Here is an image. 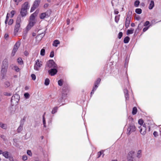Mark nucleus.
Here are the masks:
<instances>
[{"instance_id":"nucleus-1","label":"nucleus","mask_w":161,"mask_h":161,"mask_svg":"<svg viewBox=\"0 0 161 161\" xmlns=\"http://www.w3.org/2000/svg\"><path fill=\"white\" fill-rule=\"evenodd\" d=\"M19 98V95L17 94H15L12 97L11 103L12 106H14V110H12L13 112H14L15 110V106L18 104Z\"/></svg>"},{"instance_id":"nucleus-57","label":"nucleus","mask_w":161,"mask_h":161,"mask_svg":"<svg viewBox=\"0 0 161 161\" xmlns=\"http://www.w3.org/2000/svg\"><path fill=\"white\" fill-rule=\"evenodd\" d=\"M149 24V22L148 21H147L145 22L144 24V26H147Z\"/></svg>"},{"instance_id":"nucleus-43","label":"nucleus","mask_w":161,"mask_h":161,"mask_svg":"<svg viewBox=\"0 0 161 161\" xmlns=\"http://www.w3.org/2000/svg\"><path fill=\"white\" fill-rule=\"evenodd\" d=\"M63 81L62 80H60L58 81V84L59 86H62L63 84Z\"/></svg>"},{"instance_id":"nucleus-28","label":"nucleus","mask_w":161,"mask_h":161,"mask_svg":"<svg viewBox=\"0 0 161 161\" xmlns=\"http://www.w3.org/2000/svg\"><path fill=\"white\" fill-rule=\"evenodd\" d=\"M64 88H63V91L62 92V97L63 98L65 96V95H66L67 94V93H68V91L67 90L65 92H64Z\"/></svg>"},{"instance_id":"nucleus-41","label":"nucleus","mask_w":161,"mask_h":161,"mask_svg":"<svg viewBox=\"0 0 161 161\" xmlns=\"http://www.w3.org/2000/svg\"><path fill=\"white\" fill-rule=\"evenodd\" d=\"M140 3V2L138 0L136 1L134 3V5L136 7H138Z\"/></svg>"},{"instance_id":"nucleus-62","label":"nucleus","mask_w":161,"mask_h":161,"mask_svg":"<svg viewBox=\"0 0 161 161\" xmlns=\"http://www.w3.org/2000/svg\"><path fill=\"white\" fill-rule=\"evenodd\" d=\"M8 37V35L7 34H5L4 35V37L6 39H7Z\"/></svg>"},{"instance_id":"nucleus-6","label":"nucleus","mask_w":161,"mask_h":161,"mask_svg":"<svg viewBox=\"0 0 161 161\" xmlns=\"http://www.w3.org/2000/svg\"><path fill=\"white\" fill-rule=\"evenodd\" d=\"M136 130L135 126L133 124L129 125L127 129V133L128 135H130L131 133L134 132Z\"/></svg>"},{"instance_id":"nucleus-40","label":"nucleus","mask_w":161,"mask_h":161,"mask_svg":"<svg viewBox=\"0 0 161 161\" xmlns=\"http://www.w3.org/2000/svg\"><path fill=\"white\" fill-rule=\"evenodd\" d=\"M24 96L26 99L29 98L30 96L29 93H25L24 94Z\"/></svg>"},{"instance_id":"nucleus-2","label":"nucleus","mask_w":161,"mask_h":161,"mask_svg":"<svg viewBox=\"0 0 161 161\" xmlns=\"http://www.w3.org/2000/svg\"><path fill=\"white\" fill-rule=\"evenodd\" d=\"M57 67V64L53 60H50L47 63L45 69L49 70L50 69L56 68Z\"/></svg>"},{"instance_id":"nucleus-25","label":"nucleus","mask_w":161,"mask_h":161,"mask_svg":"<svg viewBox=\"0 0 161 161\" xmlns=\"http://www.w3.org/2000/svg\"><path fill=\"white\" fill-rule=\"evenodd\" d=\"M23 124H20L19 127L17 129V131L18 132H21L23 130Z\"/></svg>"},{"instance_id":"nucleus-51","label":"nucleus","mask_w":161,"mask_h":161,"mask_svg":"<svg viewBox=\"0 0 161 161\" xmlns=\"http://www.w3.org/2000/svg\"><path fill=\"white\" fill-rule=\"evenodd\" d=\"M96 89H97V88H96L94 87H93L92 90V91L91 92V95H92L93 94L94 91H95L96 90Z\"/></svg>"},{"instance_id":"nucleus-18","label":"nucleus","mask_w":161,"mask_h":161,"mask_svg":"<svg viewBox=\"0 0 161 161\" xmlns=\"http://www.w3.org/2000/svg\"><path fill=\"white\" fill-rule=\"evenodd\" d=\"M101 81L100 78H98L95 82L94 87L97 88Z\"/></svg>"},{"instance_id":"nucleus-38","label":"nucleus","mask_w":161,"mask_h":161,"mask_svg":"<svg viewBox=\"0 0 161 161\" xmlns=\"http://www.w3.org/2000/svg\"><path fill=\"white\" fill-rule=\"evenodd\" d=\"M119 15H116L115 16V21L117 23L119 20Z\"/></svg>"},{"instance_id":"nucleus-23","label":"nucleus","mask_w":161,"mask_h":161,"mask_svg":"<svg viewBox=\"0 0 161 161\" xmlns=\"http://www.w3.org/2000/svg\"><path fill=\"white\" fill-rule=\"evenodd\" d=\"M59 43L60 42L58 40H56L53 41V45L54 47H57Z\"/></svg>"},{"instance_id":"nucleus-30","label":"nucleus","mask_w":161,"mask_h":161,"mask_svg":"<svg viewBox=\"0 0 161 161\" xmlns=\"http://www.w3.org/2000/svg\"><path fill=\"white\" fill-rule=\"evenodd\" d=\"M13 69L17 72H19L20 71V69L17 66L15 65L14 66Z\"/></svg>"},{"instance_id":"nucleus-46","label":"nucleus","mask_w":161,"mask_h":161,"mask_svg":"<svg viewBox=\"0 0 161 161\" xmlns=\"http://www.w3.org/2000/svg\"><path fill=\"white\" fill-rule=\"evenodd\" d=\"M32 79L33 80H35L36 79V76L35 74H32L31 75Z\"/></svg>"},{"instance_id":"nucleus-60","label":"nucleus","mask_w":161,"mask_h":161,"mask_svg":"<svg viewBox=\"0 0 161 161\" xmlns=\"http://www.w3.org/2000/svg\"><path fill=\"white\" fill-rule=\"evenodd\" d=\"M124 92L125 94H127V93H128V90L126 89H125L124 90Z\"/></svg>"},{"instance_id":"nucleus-11","label":"nucleus","mask_w":161,"mask_h":161,"mask_svg":"<svg viewBox=\"0 0 161 161\" xmlns=\"http://www.w3.org/2000/svg\"><path fill=\"white\" fill-rule=\"evenodd\" d=\"M20 25L16 24L14 30V35H16L20 29Z\"/></svg>"},{"instance_id":"nucleus-63","label":"nucleus","mask_w":161,"mask_h":161,"mask_svg":"<svg viewBox=\"0 0 161 161\" xmlns=\"http://www.w3.org/2000/svg\"><path fill=\"white\" fill-rule=\"evenodd\" d=\"M48 6V4L47 3L45 4L44 5V8H47Z\"/></svg>"},{"instance_id":"nucleus-13","label":"nucleus","mask_w":161,"mask_h":161,"mask_svg":"<svg viewBox=\"0 0 161 161\" xmlns=\"http://www.w3.org/2000/svg\"><path fill=\"white\" fill-rule=\"evenodd\" d=\"M29 7L30 6L29 5L28 3L25 2L22 5L21 8L27 10L29 9Z\"/></svg>"},{"instance_id":"nucleus-49","label":"nucleus","mask_w":161,"mask_h":161,"mask_svg":"<svg viewBox=\"0 0 161 161\" xmlns=\"http://www.w3.org/2000/svg\"><path fill=\"white\" fill-rule=\"evenodd\" d=\"M22 159L24 160H26L27 159V157L26 155H23L22 156Z\"/></svg>"},{"instance_id":"nucleus-3","label":"nucleus","mask_w":161,"mask_h":161,"mask_svg":"<svg viewBox=\"0 0 161 161\" xmlns=\"http://www.w3.org/2000/svg\"><path fill=\"white\" fill-rule=\"evenodd\" d=\"M36 23L34 14H32L30 17L29 22L27 26V29L29 30Z\"/></svg>"},{"instance_id":"nucleus-8","label":"nucleus","mask_w":161,"mask_h":161,"mask_svg":"<svg viewBox=\"0 0 161 161\" xmlns=\"http://www.w3.org/2000/svg\"><path fill=\"white\" fill-rule=\"evenodd\" d=\"M139 128L140 129V132L142 135L145 134L146 132V129L144 125L139 127Z\"/></svg>"},{"instance_id":"nucleus-42","label":"nucleus","mask_w":161,"mask_h":161,"mask_svg":"<svg viewBox=\"0 0 161 161\" xmlns=\"http://www.w3.org/2000/svg\"><path fill=\"white\" fill-rule=\"evenodd\" d=\"M15 13V11L14 10H12L11 11L10 14H9V15H10V14H11V18H12L13 17Z\"/></svg>"},{"instance_id":"nucleus-35","label":"nucleus","mask_w":161,"mask_h":161,"mask_svg":"<svg viewBox=\"0 0 161 161\" xmlns=\"http://www.w3.org/2000/svg\"><path fill=\"white\" fill-rule=\"evenodd\" d=\"M142 9L140 8H136L135 10L136 12L138 14H140L142 13Z\"/></svg>"},{"instance_id":"nucleus-12","label":"nucleus","mask_w":161,"mask_h":161,"mask_svg":"<svg viewBox=\"0 0 161 161\" xmlns=\"http://www.w3.org/2000/svg\"><path fill=\"white\" fill-rule=\"evenodd\" d=\"M131 19V17L130 16H127L125 21V26L127 28L130 24Z\"/></svg>"},{"instance_id":"nucleus-64","label":"nucleus","mask_w":161,"mask_h":161,"mask_svg":"<svg viewBox=\"0 0 161 161\" xmlns=\"http://www.w3.org/2000/svg\"><path fill=\"white\" fill-rule=\"evenodd\" d=\"M14 2L17 3H19V2H21L22 0H13Z\"/></svg>"},{"instance_id":"nucleus-53","label":"nucleus","mask_w":161,"mask_h":161,"mask_svg":"<svg viewBox=\"0 0 161 161\" xmlns=\"http://www.w3.org/2000/svg\"><path fill=\"white\" fill-rule=\"evenodd\" d=\"M4 95L6 96H10L12 95V94L9 92H5L4 93Z\"/></svg>"},{"instance_id":"nucleus-32","label":"nucleus","mask_w":161,"mask_h":161,"mask_svg":"<svg viewBox=\"0 0 161 161\" xmlns=\"http://www.w3.org/2000/svg\"><path fill=\"white\" fill-rule=\"evenodd\" d=\"M130 40V38L128 36L126 37L124 39V42L125 43H128Z\"/></svg>"},{"instance_id":"nucleus-27","label":"nucleus","mask_w":161,"mask_h":161,"mask_svg":"<svg viewBox=\"0 0 161 161\" xmlns=\"http://www.w3.org/2000/svg\"><path fill=\"white\" fill-rule=\"evenodd\" d=\"M142 150H139L138 151L136 155L137 158H140L142 156Z\"/></svg>"},{"instance_id":"nucleus-45","label":"nucleus","mask_w":161,"mask_h":161,"mask_svg":"<svg viewBox=\"0 0 161 161\" xmlns=\"http://www.w3.org/2000/svg\"><path fill=\"white\" fill-rule=\"evenodd\" d=\"M138 123L140 125H142L143 124V121L142 119H139L138 120Z\"/></svg>"},{"instance_id":"nucleus-59","label":"nucleus","mask_w":161,"mask_h":161,"mask_svg":"<svg viewBox=\"0 0 161 161\" xmlns=\"http://www.w3.org/2000/svg\"><path fill=\"white\" fill-rule=\"evenodd\" d=\"M102 151H100V152H98L97 153V155H98V158H99L100 156H101V155H102Z\"/></svg>"},{"instance_id":"nucleus-29","label":"nucleus","mask_w":161,"mask_h":161,"mask_svg":"<svg viewBox=\"0 0 161 161\" xmlns=\"http://www.w3.org/2000/svg\"><path fill=\"white\" fill-rule=\"evenodd\" d=\"M134 29H131L130 30H128L127 31V34L129 35L130 34H132L133 33Z\"/></svg>"},{"instance_id":"nucleus-33","label":"nucleus","mask_w":161,"mask_h":161,"mask_svg":"<svg viewBox=\"0 0 161 161\" xmlns=\"http://www.w3.org/2000/svg\"><path fill=\"white\" fill-rule=\"evenodd\" d=\"M50 83V80L48 78H46L44 84L46 86H48L49 85Z\"/></svg>"},{"instance_id":"nucleus-26","label":"nucleus","mask_w":161,"mask_h":161,"mask_svg":"<svg viewBox=\"0 0 161 161\" xmlns=\"http://www.w3.org/2000/svg\"><path fill=\"white\" fill-rule=\"evenodd\" d=\"M3 155L6 158H8L9 156V155L8 153V152H5L3 153L2 152Z\"/></svg>"},{"instance_id":"nucleus-15","label":"nucleus","mask_w":161,"mask_h":161,"mask_svg":"<svg viewBox=\"0 0 161 161\" xmlns=\"http://www.w3.org/2000/svg\"><path fill=\"white\" fill-rule=\"evenodd\" d=\"M8 60L7 59H5L3 61V62L2 68L3 67L5 68H8Z\"/></svg>"},{"instance_id":"nucleus-20","label":"nucleus","mask_w":161,"mask_h":161,"mask_svg":"<svg viewBox=\"0 0 161 161\" xmlns=\"http://www.w3.org/2000/svg\"><path fill=\"white\" fill-rule=\"evenodd\" d=\"M154 6V3L153 1L152 0L150 2V3L149 4L148 8L149 9H152Z\"/></svg>"},{"instance_id":"nucleus-4","label":"nucleus","mask_w":161,"mask_h":161,"mask_svg":"<svg viewBox=\"0 0 161 161\" xmlns=\"http://www.w3.org/2000/svg\"><path fill=\"white\" fill-rule=\"evenodd\" d=\"M36 23L34 14H32L30 17L29 22L27 26V29L29 30Z\"/></svg>"},{"instance_id":"nucleus-9","label":"nucleus","mask_w":161,"mask_h":161,"mask_svg":"<svg viewBox=\"0 0 161 161\" xmlns=\"http://www.w3.org/2000/svg\"><path fill=\"white\" fill-rule=\"evenodd\" d=\"M58 72L56 68H52L51 69L48 70V73L51 76L54 75L56 74Z\"/></svg>"},{"instance_id":"nucleus-54","label":"nucleus","mask_w":161,"mask_h":161,"mask_svg":"<svg viewBox=\"0 0 161 161\" xmlns=\"http://www.w3.org/2000/svg\"><path fill=\"white\" fill-rule=\"evenodd\" d=\"M8 16H9L8 14H7V16H6V20L5 21V23L6 24L7 23L8 20Z\"/></svg>"},{"instance_id":"nucleus-22","label":"nucleus","mask_w":161,"mask_h":161,"mask_svg":"<svg viewBox=\"0 0 161 161\" xmlns=\"http://www.w3.org/2000/svg\"><path fill=\"white\" fill-rule=\"evenodd\" d=\"M46 113H44L43 115L42 116V120H43V126L44 127H46V122L45 120V114Z\"/></svg>"},{"instance_id":"nucleus-39","label":"nucleus","mask_w":161,"mask_h":161,"mask_svg":"<svg viewBox=\"0 0 161 161\" xmlns=\"http://www.w3.org/2000/svg\"><path fill=\"white\" fill-rule=\"evenodd\" d=\"M5 87H8L10 86V83L8 81H7L5 83Z\"/></svg>"},{"instance_id":"nucleus-34","label":"nucleus","mask_w":161,"mask_h":161,"mask_svg":"<svg viewBox=\"0 0 161 161\" xmlns=\"http://www.w3.org/2000/svg\"><path fill=\"white\" fill-rule=\"evenodd\" d=\"M58 109V108L57 107H54L53 108L52 111V114H54L55 113H56L57 112Z\"/></svg>"},{"instance_id":"nucleus-7","label":"nucleus","mask_w":161,"mask_h":161,"mask_svg":"<svg viewBox=\"0 0 161 161\" xmlns=\"http://www.w3.org/2000/svg\"><path fill=\"white\" fill-rule=\"evenodd\" d=\"M20 45V43L19 42H17L14 46V48L12 50V56H14L18 50L19 47Z\"/></svg>"},{"instance_id":"nucleus-24","label":"nucleus","mask_w":161,"mask_h":161,"mask_svg":"<svg viewBox=\"0 0 161 161\" xmlns=\"http://www.w3.org/2000/svg\"><path fill=\"white\" fill-rule=\"evenodd\" d=\"M0 127L2 129H6L7 128V124L0 122Z\"/></svg>"},{"instance_id":"nucleus-16","label":"nucleus","mask_w":161,"mask_h":161,"mask_svg":"<svg viewBox=\"0 0 161 161\" xmlns=\"http://www.w3.org/2000/svg\"><path fill=\"white\" fill-rule=\"evenodd\" d=\"M134 154V151H131L129 152L128 153L127 158L129 160H130L131 158H132L133 155Z\"/></svg>"},{"instance_id":"nucleus-21","label":"nucleus","mask_w":161,"mask_h":161,"mask_svg":"<svg viewBox=\"0 0 161 161\" xmlns=\"http://www.w3.org/2000/svg\"><path fill=\"white\" fill-rule=\"evenodd\" d=\"M21 18L20 16H18L16 20V25H20V23L21 22Z\"/></svg>"},{"instance_id":"nucleus-48","label":"nucleus","mask_w":161,"mask_h":161,"mask_svg":"<svg viewBox=\"0 0 161 161\" xmlns=\"http://www.w3.org/2000/svg\"><path fill=\"white\" fill-rule=\"evenodd\" d=\"M13 22V20L12 19H11L9 20L8 22V24L9 25H11Z\"/></svg>"},{"instance_id":"nucleus-58","label":"nucleus","mask_w":161,"mask_h":161,"mask_svg":"<svg viewBox=\"0 0 161 161\" xmlns=\"http://www.w3.org/2000/svg\"><path fill=\"white\" fill-rule=\"evenodd\" d=\"M149 27V26H148V27L144 28L143 30V32L146 31L148 29Z\"/></svg>"},{"instance_id":"nucleus-56","label":"nucleus","mask_w":161,"mask_h":161,"mask_svg":"<svg viewBox=\"0 0 161 161\" xmlns=\"http://www.w3.org/2000/svg\"><path fill=\"white\" fill-rule=\"evenodd\" d=\"M125 97L126 100H128L129 99V97L128 93H127V94H125Z\"/></svg>"},{"instance_id":"nucleus-10","label":"nucleus","mask_w":161,"mask_h":161,"mask_svg":"<svg viewBox=\"0 0 161 161\" xmlns=\"http://www.w3.org/2000/svg\"><path fill=\"white\" fill-rule=\"evenodd\" d=\"M50 14V12L48 13V11H47L45 13H42L40 15V18L41 19H43L46 17H48L49 16Z\"/></svg>"},{"instance_id":"nucleus-52","label":"nucleus","mask_w":161,"mask_h":161,"mask_svg":"<svg viewBox=\"0 0 161 161\" xmlns=\"http://www.w3.org/2000/svg\"><path fill=\"white\" fill-rule=\"evenodd\" d=\"M153 135L155 137H157L158 136V132L156 131L154 132Z\"/></svg>"},{"instance_id":"nucleus-44","label":"nucleus","mask_w":161,"mask_h":161,"mask_svg":"<svg viewBox=\"0 0 161 161\" xmlns=\"http://www.w3.org/2000/svg\"><path fill=\"white\" fill-rule=\"evenodd\" d=\"M122 32H119L118 35V38L119 39H120L122 37Z\"/></svg>"},{"instance_id":"nucleus-5","label":"nucleus","mask_w":161,"mask_h":161,"mask_svg":"<svg viewBox=\"0 0 161 161\" xmlns=\"http://www.w3.org/2000/svg\"><path fill=\"white\" fill-rule=\"evenodd\" d=\"M42 65V61L39 59H37L36 61V63L34 66V69L36 70H39Z\"/></svg>"},{"instance_id":"nucleus-31","label":"nucleus","mask_w":161,"mask_h":161,"mask_svg":"<svg viewBox=\"0 0 161 161\" xmlns=\"http://www.w3.org/2000/svg\"><path fill=\"white\" fill-rule=\"evenodd\" d=\"M137 112V109L136 107H134L133 108V110L132 111V114L133 115H135L136 114V113Z\"/></svg>"},{"instance_id":"nucleus-14","label":"nucleus","mask_w":161,"mask_h":161,"mask_svg":"<svg viewBox=\"0 0 161 161\" xmlns=\"http://www.w3.org/2000/svg\"><path fill=\"white\" fill-rule=\"evenodd\" d=\"M7 69L8 68H5L3 67L2 68V69L1 71V75L2 76L3 78H4L5 75L6 74Z\"/></svg>"},{"instance_id":"nucleus-61","label":"nucleus","mask_w":161,"mask_h":161,"mask_svg":"<svg viewBox=\"0 0 161 161\" xmlns=\"http://www.w3.org/2000/svg\"><path fill=\"white\" fill-rule=\"evenodd\" d=\"M9 159L10 161H13V157H10V156L9 157V158H8Z\"/></svg>"},{"instance_id":"nucleus-37","label":"nucleus","mask_w":161,"mask_h":161,"mask_svg":"<svg viewBox=\"0 0 161 161\" xmlns=\"http://www.w3.org/2000/svg\"><path fill=\"white\" fill-rule=\"evenodd\" d=\"M45 50L42 48V49L40 52V54L42 56H43L45 55Z\"/></svg>"},{"instance_id":"nucleus-47","label":"nucleus","mask_w":161,"mask_h":161,"mask_svg":"<svg viewBox=\"0 0 161 161\" xmlns=\"http://www.w3.org/2000/svg\"><path fill=\"white\" fill-rule=\"evenodd\" d=\"M54 56V52L53 51H52L51 52L50 55V57L51 58H53Z\"/></svg>"},{"instance_id":"nucleus-55","label":"nucleus","mask_w":161,"mask_h":161,"mask_svg":"<svg viewBox=\"0 0 161 161\" xmlns=\"http://www.w3.org/2000/svg\"><path fill=\"white\" fill-rule=\"evenodd\" d=\"M36 8L33 6L31 8V12H32Z\"/></svg>"},{"instance_id":"nucleus-17","label":"nucleus","mask_w":161,"mask_h":161,"mask_svg":"<svg viewBox=\"0 0 161 161\" xmlns=\"http://www.w3.org/2000/svg\"><path fill=\"white\" fill-rule=\"evenodd\" d=\"M27 10L25 9L22 8L20 11V14L23 17L25 16L26 14Z\"/></svg>"},{"instance_id":"nucleus-36","label":"nucleus","mask_w":161,"mask_h":161,"mask_svg":"<svg viewBox=\"0 0 161 161\" xmlns=\"http://www.w3.org/2000/svg\"><path fill=\"white\" fill-rule=\"evenodd\" d=\"M17 62L18 63L20 64H22L23 63V61L21 58H18L17 59Z\"/></svg>"},{"instance_id":"nucleus-19","label":"nucleus","mask_w":161,"mask_h":161,"mask_svg":"<svg viewBox=\"0 0 161 161\" xmlns=\"http://www.w3.org/2000/svg\"><path fill=\"white\" fill-rule=\"evenodd\" d=\"M40 2V0H36L34 2L33 6L37 8Z\"/></svg>"},{"instance_id":"nucleus-50","label":"nucleus","mask_w":161,"mask_h":161,"mask_svg":"<svg viewBox=\"0 0 161 161\" xmlns=\"http://www.w3.org/2000/svg\"><path fill=\"white\" fill-rule=\"evenodd\" d=\"M27 154L29 156H31L32 153L31 151L30 150H28L27 152Z\"/></svg>"}]
</instances>
